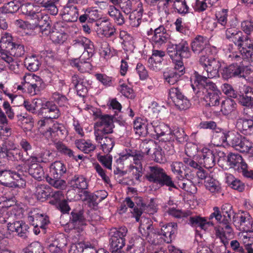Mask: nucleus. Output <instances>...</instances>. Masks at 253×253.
I'll list each match as a JSON object with an SVG mask.
<instances>
[{"label":"nucleus","instance_id":"nucleus-62","mask_svg":"<svg viewBox=\"0 0 253 253\" xmlns=\"http://www.w3.org/2000/svg\"><path fill=\"white\" fill-rule=\"evenodd\" d=\"M25 48L23 44L14 42L12 46V49L10 50L9 56L15 57H21L24 54Z\"/></svg>","mask_w":253,"mask_h":253},{"label":"nucleus","instance_id":"nucleus-36","mask_svg":"<svg viewBox=\"0 0 253 253\" xmlns=\"http://www.w3.org/2000/svg\"><path fill=\"white\" fill-rule=\"evenodd\" d=\"M50 187L44 184H38L36 186L35 195L38 200L43 201L50 196Z\"/></svg>","mask_w":253,"mask_h":253},{"label":"nucleus","instance_id":"nucleus-38","mask_svg":"<svg viewBox=\"0 0 253 253\" xmlns=\"http://www.w3.org/2000/svg\"><path fill=\"white\" fill-rule=\"evenodd\" d=\"M171 170L172 172L176 175L177 179H182L185 176L190 177L188 176V173L184 169V165L181 162H173L170 164Z\"/></svg>","mask_w":253,"mask_h":253},{"label":"nucleus","instance_id":"nucleus-27","mask_svg":"<svg viewBox=\"0 0 253 253\" xmlns=\"http://www.w3.org/2000/svg\"><path fill=\"white\" fill-rule=\"evenodd\" d=\"M202 158L199 163L203 164L206 169L212 168L215 164V157L212 150L208 148L204 147L202 150Z\"/></svg>","mask_w":253,"mask_h":253},{"label":"nucleus","instance_id":"nucleus-29","mask_svg":"<svg viewBox=\"0 0 253 253\" xmlns=\"http://www.w3.org/2000/svg\"><path fill=\"white\" fill-rule=\"evenodd\" d=\"M233 222L236 227L243 231H249L252 226L250 218L242 214L234 215L233 218Z\"/></svg>","mask_w":253,"mask_h":253},{"label":"nucleus","instance_id":"nucleus-28","mask_svg":"<svg viewBox=\"0 0 253 253\" xmlns=\"http://www.w3.org/2000/svg\"><path fill=\"white\" fill-rule=\"evenodd\" d=\"M28 173L38 181H42L44 177V172L42 167L38 163L29 162L26 166Z\"/></svg>","mask_w":253,"mask_h":253},{"label":"nucleus","instance_id":"nucleus-51","mask_svg":"<svg viewBox=\"0 0 253 253\" xmlns=\"http://www.w3.org/2000/svg\"><path fill=\"white\" fill-rule=\"evenodd\" d=\"M6 155L9 157L12 156L14 160L22 161L26 166L30 162V156L29 155H24L23 152L20 150H17L15 152L7 151Z\"/></svg>","mask_w":253,"mask_h":253},{"label":"nucleus","instance_id":"nucleus-4","mask_svg":"<svg viewBox=\"0 0 253 253\" xmlns=\"http://www.w3.org/2000/svg\"><path fill=\"white\" fill-rule=\"evenodd\" d=\"M167 52L174 63L183 62V58H188L191 56L188 43L184 40L178 43L169 42L167 47Z\"/></svg>","mask_w":253,"mask_h":253},{"label":"nucleus","instance_id":"nucleus-24","mask_svg":"<svg viewBox=\"0 0 253 253\" xmlns=\"http://www.w3.org/2000/svg\"><path fill=\"white\" fill-rule=\"evenodd\" d=\"M7 230L11 232H15L18 236L25 239L27 237L28 225L22 221H16L7 224Z\"/></svg>","mask_w":253,"mask_h":253},{"label":"nucleus","instance_id":"nucleus-61","mask_svg":"<svg viewBox=\"0 0 253 253\" xmlns=\"http://www.w3.org/2000/svg\"><path fill=\"white\" fill-rule=\"evenodd\" d=\"M43 248L39 242L32 243L23 249V253H42Z\"/></svg>","mask_w":253,"mask_h":253},{"label":"nucleus","instance_id":"nucleus-53","mask_svg":"<svg viewBox=\"0 0 253 253\" xmlns=\"http://www.w3.org/2000/svg\"><path fill=\"white\" fill-rule=\"evenodd\" d=\"M144 239L140 236H137L134 239L133 244L127 247V250L134 249L137 253H142L144 251Z\"/></svg>","mask_w":253,"mask_h":253},{"label":"nucleus","instance_id":"nucleus-5","mask_svg":"<svg viewBox=\"0 0 253 253\" xmlns=\"http://www.w3.org/2000/svg\"><path fill=\"white\" fill-rule=\"evenodd\" d=\"M223 141L243 153L249 152L253 147L252 142L247 138L232 132L225 134Z\"/></svg>","mask_w":253,"mask_h":253},{"label":"nucleus","instance_id":"nucleus-35","mask_svg":"<svg viewBox=\"0 0 253 253\" xmlns=\"http://www.w3.org/2000/svg\"><path fill=\"white\" fill-rule=\"evenodd\" d=\"M69 181V183L74 188L85 190L88 187L86 179L82 175H74L70 178Z\"/></svg>","mask_w":253,"mask_h":253},{"label":"nucleus","instance_id":"nucleus-30","mask_svg":"<svg viewBox=\"0 0 253 253\" xmlns=\"http://www.w3.org/2000/svg\"><path fill=\"white\" fill-rule=\"evenodd\" d=\"M20 177V174L16 173L15 170L5 169L0 171V184L4 186H9L13 179Z\"/></svg>","mask_w":253,"mask_h":253},{"label":"nucleus","instance_id":"nucleus-15","mask_svg":"<svg viewBox=\"0 0 253 253\" xmlns=\"http://www.w3.org/2000/svg\"><path fill=\"white\" fill-rule=\"evenodd\" d=\"M38 115L46 116L52 119H57L61 115L57 106L52 101H47L42 104Z\"/></svg>","mask_w":253,"mask_h":253},{"label":"nucleus","instance_id":"nucleus-56","mask_svg":"<svg viewBox=\"0 0 253 253\" xmlns=\"http://www.w3.org/2000/svg\"><path fill=\"white\" fill-rule=\"evenodd\" d=\"M40 64L38 58L35 56L27 58L25 61V65L27 66V69L32 72L37 71Z\"/></svg>","mask_w":253,"mask_h":253},{"label":"nucleus","instance_id":"nucleus-26","mask_svg":"<svg viewBox=\"0 0 253 253\" xmlns=\"http://www.w3.org/2000/svg\"><path fill=\"white\" fill-rule=\"evenodd\" d=\"M228 9H222L216 13L217 22L215 27L216 28L224 30L227 27L232 26V24L228 19Z\"/></svg>","mask_w":253,"mask_h":253},{"label":"nucleus","instance_id":"nucleus-33","mask_svg":"<svg viewBox=\"0 0 253 253\" xmlns=\"http://www.w3.org/2000/svg\"><path fill=\"white\" fill-rule=\"evenodd\" d=\"M154 131L157 139L160 141H167L171 138L169 135L170 133L169 128L168 126L161 124L154 127Z\"/></svg>","mask_w":253,"mask_h":253},{"label":"nucleus","instance_id":"nucleus-14","mask_svg":"<svg viewBox=\"0 0 253 253\" xmlns=\"http://www.w3.org/2000/svg\"><path fill=\"white\" fill-rule=\"evenodd\" d=\"M191 48L195 54L201 53V55H210L211 48L207 45V38L201 36H197L191 42Z\"/></svg>","mask_w":253,"mask_h":253},{"label":"nucleus","instance_id":"nucleus-3","mask_svg":"<svg viewBox=\"0 0 253 253\" xmlns=\"http://www.w3.org/2000/svg\"><path fill=\"white\" fill-rule=\"evenodd\" d=\"M148 168L149 171L145 176L149 181L159 184L161 186L166 185L169 187V190L171 188L178 189L172 177L168 175L163 169L157 166H149Z\"/></svg>","mask_w":253,"mask_h":253},{"label":"nucleus","instance_id":"nucleus-37","mask_svg":"<svg viewBox=\"0 0 253 253\" xmlns=\"http://www.w3.org/2000/svg\"><path fill=\"white\" fill-rule=\"evenodd\" d=\"M238 129L245 135H253V121L252 120H240L237 122Z\"/></svg>","mask_w":253,"mask_h":253},{"label":"nucleus","instance_id":"nucleus-34","mask_svg":"<svg viewBox=\"0 0 253 253\" xmlns=\"http://www.w3.org/2000/svg\"><path fill=\"white\" fill-rule=\"evenodd\" d=\"M188 176L190 177L187 178L188 177L185 176L182 179H177V183L180 188L187 192L192 193L196 190V188L192 181L194 176L191 173H188Z\"/></svg>","mask_w":253,"mask_h":253},{"label":"nucleus","instance_id":"nucleus-23","mask_svg":"<svg viewBox=\"0 0 253 253\" xmlns=\"http://www.w3.org/2000/svg\"><path fill=\"white\" fill-rule=\"evenodd\" d=\"M95 136L96 141L100 145V149L105 153L107 154L110 152L115 145L114 138L106 136V135H100L97 133Z\"/></svg>","mask_w":253,"mask_h":253},{"label":"nucleus","instance_id":"nucleus-31","mask_svg":"<svg viewBox=\"0 0 253 253\" xmlns=\"http://www.w3.org/2000/svg\"><path fill=\"white\" fill-rule=\"evenodd\" d=\"M188 218V223L191 226L194 227H199L201 229L206 230L208 227L210 225H212L213 224L208 221L207 220L204 218L199 216H189Z\"/></svg>","mask_w":253,"mask_h":253},{"label":"nucleus","instance_id":"nucleus-41","mask_svg":"<svg viewBox=\"0 0 253 253\" xmlns=\"http://www.w3.org/2000/svg\"><path fill=\"white\" fill-rule=\"evenodd\" d=\"M75 144L79 150L86 154H88L93 151L96 148V146L93 144L89 140H78L76 141Z\"/></svg>","mask_w":253,"mask_h":253},{"label":"nucleus","instance_id":"nucleus-40","mask_svg":"<svg viewBox=\"0 0 253 253\" xmlns=\"http://www.w3.org/2000/svg\"><path fill=\"white\" fill-rule=\"evenodd\" d=\"M63 18L68 22H75L78 19L79 14L76 6L65 7L64 8Z\"/></svg>","mask_w":253,"mask_h":253},{"label":"nucleus","instance_id":"nucleus-50","mask_svg":"<svg viewBox=\"0 0 253 253\" xmlns=\"http://www.w3.org/2000/svg\"><path fill=\"white\" fill-rule=\"evenodd\" d=\"M70 220L75 225H84L85 224V219L83 215V212L73 211L71 212Z\"/></svg>","mask_w":253,"mask_h":253},{"label":"nucleus","instance_id":"nucleus-39","mask_svg":"<svg viewBox=\"0 0 253 253\" xmlns=\"http://www.w3.org/2000/svg\"><path fill=\"white\" fill-rule=\"evenodd\" d=\"M83 194L85 197L84 200L87 202L90 207H97L98 204L102 201V198L98 193H91L88 191L84 190Z\"/></svg>","mask_w":253,"mask_h":253},{"label":"nucleus","instance_id":"nucleus-6","mask_svg":"<svg viewBox=\"0 0 253 253\" xmlns=\"http://www.w3.org/2000/svg\"><path fill=\"white\" fill-rule=\"evenodd\" d=\"M210 56L201 55L199 63L204 69L202 75H206V78L212 79L219 76L218 70L221 64L218 60Z\"/></svg>","mask_w":253,"mask_h":253},{"label":"nucleus","instance_id":"nucleus-52","mask_svg":"<svg viewBox=\"0 0 253 253\" xmlns=\"http://www.w3.org/2000/svg\"><path fill=\"white\" fill-rule=\"evenodd\" d=\"M73 65L82 73L88 72L91 70V65L88 61L80 60L75 59L72 62Z\"/></svg>","mask_w":253,"mask_h":253},{"label":"nucleus","instance_id":"nucleus-47","mask_svg":"<svg viewBox=\"0 0 253 253\" xmlns=\"http://www.w3.org/2000/svg\"><path fill=\"white\" fill-rule=\"evenodd\" d=\"M206 188L211 193H215L220 192L221 187L218 181L211 177H208L206 181H204Z\"/></svg>","mask_w":253,"mask_h":253},{"label":"nucleus","instance_id":"nucleus-25","mask_svg":"<svg viewBox=\"0 0 253 253\" xmlns=\"http://www.w3.org/2000/svg\"><path fill=\"white\" fill-rule=\"evenodd\" d=\"M92 44L93 42L88 39L84 37H78L73 41L71 50L74 53L78 54L85 50L88 45Z\"/></svg>","mask_w":253,"mask_h":253},{"label":"nucleus","instance_id":"nucleus-32","mask_svg":"<svg viewBox=\"0 0 253 253\" xmlns=\"http://www.w3.org/2000/svg\"><path fill=\"white\" fill-rule=\"evenodd\" d=\"M66 171L65 165L60 161H55L50 166V176L55 178H61Z\"/></svg>","mask_w":253,"mask_h":253},{"label":"nucleus","instance_id":"nucleus-45","mask_svg":"<svg viewBox=\"0 0 253 253\" xmlns=\"http://www.w3.org/2000/svg\"><path fill=\"white\" fill-rule=\"evenodd\" d=\"M15 204L16 199L14 197L2 196L0 198V211L5 212L9 208L14 206Z\"/></svg>","mask_w":253,"mask_h":253},{"label":"nucleus","instance_id":"nucleus-46","mask_svg":"<svg viewBox=\"0 0 253 253\" xmlns=\"http://www.w3.org/2000/svg\"><path fill=\"white\" fill-rule=\"evenodd\" d=\"M55 147L58 152L77 162V159L76 156L74 154V151L62 142H58L55 143Z\"/></svg>","mask_w":253,"mask_h":253},{"label":"nucleus","instance_id":"nucleus-63","mask_svg":"<svg viewBox=\"0 0 253 253\" xmlns=\"http://www.w3.org/2000/svg\"><path fill=\"white\" fill-rule=\"evenodd\" d=\"M102 34L106 37H111L116 32V29L114 26L110 23H106L101 25L100 28Z\"/></svg>","mask_w":253,"mask_h":253},{"label":"nucleus","instance_id":"nucleus-1","mask_svg":"<svg viewBox=\"0 0 253 253\" xmlns=\"http://www.w3.org/2000/svg\"><path fill=\"white\" fill-rule=\"evenodd\" d=\"M226 29V38L237 46L242 58L253 63V39L236 29L233 24Z\"/></svg>","mask_w":253,"mask_h":253},{"label":"nucleus","instance_id":"nucleus-13","mask_svg":"<svg viewBox=\"0 0 253 253\" xmlns=\"http://www.w3.org/2000/svg\"><path fill=\"white\" fill-rule=\"evenodd\" d=\"M185 68L183 62L174 63V67L167 69L163 73L164 82L170 85H173L178 82L180 77L184 73Z\"/></svg>","mask_w":253,"mask_h":253},{"label":"nucleus","instance_id":"nucleus-21","mask_svg":"<svg viewBox=\"0 0 253 253\" xmlns=\"http://www.w3.org/2000/svg\"><path fill=\"white\" fill-rule=\"evenodd\" d=\"M170 39V35L163 26H160L154 30V35L150 40L151 42L159 45L166 43Z\"/></svg>","mask_w":253,"mask_h":253},{"label":"nucleus","instance_id":"nucleus-64","mask_svg":"<svg viewBox=\"0 0 253 253\" xmlns=\"http://www.w3.org/2000/svg\"><path fill=\"white\" fill-rule=\"evenodd\" d=\"M50 39L56 43H63L67 39V35L58 31H52L50 34Z\"/></svg>","mask_w":253,"mask_h":253},{"label":"nucleus","instance_id":"nucleus-49","mask_svg":"<svg viewBox=\"0 0 253 253\" xmlns=\"http://www.w3.org/2000/svg\"><path fill=\"white\" fill-rule=\"evenodd\" d=\"M20 8L22 14L31 19H36L38 17L37 13L34 10V6L32 3L20 4Z\"/></svg>","mask_w":253,"mask_h":253},{"label":"nucleus","instance_id":"nucleus-55","mask_svg":"<svg viewBox=\"0 0 253 253\" xmlns=\"http://www.w3.org/2000/svg\"><path fill=\"white\" fill-rule=\"evenodd\" d=\"M168 212L169 215L177 218H187L190 216L192 212L190 211H182L181 210H177L173 208H169Z\"/></svg>","mask_w":253,"mask_h":253},{"label":"nucleus","instance_id":"nucleus-8","mask_svg":"<svg viewBox=\"0 0 253 253\" xmlns=\"http://www.w3.org/2000/svg\"><path fill=\"white\" fill-rule=\"evenodd\" d=\"M139 231L143 238L151 245H156L162 242L159 241L157 234L154 231L152 221L148 218H144L140 221Z\"/></svg>","mask_w":253,"mask_h":253},{"label":"nucleus","instance_id":"nucleus-2","mask_svg":"<svg viewBox=\"0 0 253 253\" xmlns=\"http://www.w3.org/2000/svg\"><path fill=\"white\" fill-rule=\"evenodd\" d=\"M213 212L210 215L209 219L215 217V219L220 223V225L215 228V235L226 246L228 244L227 238L233 235V229L230 226L231 217L237 214L234 213V211L230 213L228 212L221 213L219 209L217 207L213 208Z\"/></svg>","mask_w":253,"mask_h":253},{"label":"nucleus","instance_id":"nucleus-10","mask_svg":"<svg viewBox=\"0 0 253 253\" xmlns=\"http://www.w3.org/2000/svg\"><path fill=\"white\" fill-rule=\"evenodd\" d=\"M195 77L196 81L197 82L198 90L196 92L199 97L202 98V96L207 93H213L214 92L218 93L220 91L216 85L212 82L210 80V79L206 78L205 75H200L197 72H195Z\"/></svg>","mask_w":253,"mask_h":253},{"label":"nucleus","instance_id":"nucleus-16","mask_svg":"<svg viewBox=\"0 0 253 253\" xmlns=\"http://www.w3.org/2000/svg\"><path fill=\"white\" fill-rule=\"evenodd\" d=\"M72 84L80 96H84L86 94L90 84L89 81L82 75H74L72 77Z\"/></svg>","mask_w":253,"mask_h":253},{"label":"nucleus","instance_id":"nucleus-44","mask_svg":"<svg viewBox=\"0 0 253 253\" xmlns=\"http://www.w3.org/2000/svg\"><path fill=\"white\" fill-rule=\"evenodd\" d=\"M66 240L65 238H58L48 245L49 251L52 253H61V248L66 245Z\"/></svg>","mask_w":253,"mask_h":253},{"label":"nucleus","instance_id":"nucleus-12","mask_svg":"<svg viewBox=\"0 0 253 253\" xmlns=\"http://www.w3.org/2000/svg\"><path fill=\"white\" fill-rule=\"evenodd\" d=\"M114 125L113 117L109 115H101L94 125V135H107L113 132Z\"/></svg>","mask_w":253,"mask_h":253},{"label":"nucleus","instance_id":"nucleus-42","mask_svg":"<svg viewBox=\"0 0 253 253\" xmlns=\"http://www.w3.org/2000/svg\"><path fill=\"white\" fill-rule=\"evenodd\" d=\"M20 2L17 0H14L5 3L0 8V11L4 14L14 13L20 9Z\"/></svg>","mask_w":253,"mask_h":253},{"label":"nucleus","instance_id":"nucleus-22","mask_svg":"<svg viewBox=\"0 0 253 253\" xmlns=\"http://www.w3.org/2000/svg\"><path fill=\"white\" fill-rule=\"evenodd\" d=\"M44 134L47 137L52 138L57 136L59 138H62L66 136L67 130L62 124L55 122L52 126H49Z\"/></svg>","mask_w":253,"mask_h":253},{"label":"nucleus","instance_id":"nucleus-48","mask_svg":"<svg viewBox=\"0 0 253 253\" xmlns=\"http://www.w3.org/2000/svg\"><path fill=\"white\" fill-rule=\"evenodd\" d=\"M221 94L220 91L218 93L214 92L213 93H207L202 96L203 98L206 102L210 106H215L219 104V95Z\"/></svg>","mask_w":253,"mask_h":253},{"label":"nucleus","instance_id":"nucleus-11","mask_svg":"<svg viewBox=\"0 0 253 253\" xmlns=\"http://www.w3.org/2000/svg\"><path fill=\"white\" fill-rule=\"evenodd\" d=\"M127 232V229L125 227L119 229L112 228L109 232L110 245L113 253H117L125 245V237Z\"/></svg>","mask_w":253,"mask_h":253},{"label":"nucleus","instance_id":"nucleus-43","mask_svg":"<svg viewBox=\"0 0 253 253\" xmlns=\"http://www.w3.org/2000/svg\"><path fill=\"white\" fill-rule=\"evenodd\" d=\"M236 103L231 98H227L222 101L221 111L225 115H228L234 111L236 108Z\"/></svg>","mask_w":253,"mask_h":253},{"label":"nucleus","instance_id":"nucleus-18","mask_svg":"<svg viewBox=\"0 0 253 253\" xmlns=\"http://www.w3.org/2000/svg\"><path fill=\"white\" fill-rule=\"evenodd\" d=\"M244 67L237 64H232L223 68L221 74L223 79L228 80L232 78H241Z\"/></svg>","mask_w":253,"mask_h":253},{"label":"nucleus","instance_id":"nucleus-54","mask_svg":"<svg viewBox=\"0 0 253 253\" xmlns=\"http://www.w3.org/2000/svg\"><path fill=\"white\" fill-rule=\"evenodd\" d=\"M128 14L129 24L131 26L137 27L141 22L142 10L131 11Z\"/></svg>","mask_w":253,"mask_h":253},{"label":"nucleus","instance_id":"nucleus-58","mask_svg":"<svg viewBox=\"0 0 253 253\" xmlns=\"http://www.w3.org/2000/svg\"><path fill=\"white\" fill-rule=\"evenodd\" d=\"M172 6L175 11L181 15H185L189 13V7L186 4L185 0L174 1Z\"/></svg>","mask_w":253,"mask_h":253},{"label":"nucleus","instance_id":"nucleus-59","mask_svg":"<svg viewBox=\"0 0 253 253\" xmlns=\"http://www.w3.org/2000/svg\"><path fill=\"white\" fill-rule=\"evenodd\" d=\"M45 179L50 185L55 188L63 189L66 186L65 181L60 178H55L49 175H47L45 177Z\"/></svg>","mask_w":253,"mask_h":253},{"label":"nucleus","instance_id":"nucleus-9","mask_svg":"<svg viewBox=\"0 0 253 253\" xmlns=\"http://www.w3.org/2000/svg\"><path fill=\"white\" fill-rule=\"evenodd\" d=\"M14 42H11V37H2L0 40V58L5 60L8 66L13 70L17 68V59L9 56Z\"/></svg>","mask_w":253,"mask_h":253},{"label":"nucleus","instance_id":"nucleus-19","mask_svg":"<svg viewBox=\"0 0 253 253\" xmlns=\"http://www.w3.org/2000/svg\"><path fill=\"white\" fill-rule=\"evenodd\" d=\"M177 231V224L174 222H170L163 225L161 228V237L162 240L167 243H169L175 237V233Z\"/></svg>","mask_w":253,"mask_h":253},{"label":"nucleus","instance_id":"nucleus-7","mask_svg":"<svg viewBox=\"0 0 253 253\" xmlns=\"http://www.w3.org/2000/svg\"><path fill=\"white\" fill-rule=\"evenodd\" d=\"M23 89L31 95L39 94L45 87V84L39 76L28 74L23 77Z\"/></svg>","mask_w":253,"mask_h":253},{"label":"nucleus","instance_id":"nucleus-57","mask_svg":"<svg viewBox=\"0 0 253 253\" xmlns=\"http://www.w3.org/2000/svg\"><path fill=\"white\" fill-rule=\"evenodd\" d=\"M172 135L175 140L180 143H184L188 139V135L182 128L178 127L174 128L172 130Z\"/></svg>","mask_w":253,"mask_h":253},{"label":"nucleus","instance_id":"nucleus-17","mask_svg":"<svg viewBox=\"0 0 253 253\" xmlns=\"http://www.w3.org/2000/svg\"><path fill=\"white\" fill-rule=\"evenodd\" d=\"M133 160L135 166L130 165L129 166V169L132 172L135 179L137 180H139V178L142 176L143 172V164L144 163V153L138 151L134 156Z\"/></svg>","mask_w":253,"mask_h":253},{"label":"nucleus","instance_id":"nucleus-60","mask_svg":"<svg viewBox=\"0 0 253 253\" xmlns=\"http://www.w3.org/2000/svg\"><path fill=\"white\" fill-rule=\"evenodd\" d=\"M50 153L49 152H42L38 154L37 156L31 155L30 156V161L35 163H46L48 162V160L47 156H49Z\"/></svg>","mask_w":253,"mask_h":253},{"label":"nucleus","instance_id":"nucleus-20","mask_svg":"<svg viewBox=\"0 0 253 253\" xmlns=\"http://www.w3.org/2000/svg\"><path fill=\"white\" fill-rule=\"evenodd\" d=\"M227 163L230 168L233 169L238 172L241 169H245L247 164L243 161L242 157L235 153H230L227 157Z\"/></svg>","mask_w":253,"mask_h":253}]
</instances>
